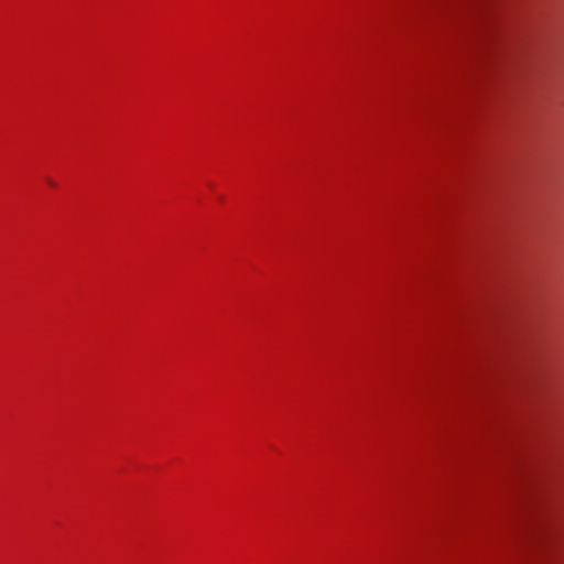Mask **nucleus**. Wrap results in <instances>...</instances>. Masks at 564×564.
<instances>
[{
    "instance_id": "obj_1",
    "label": "nucleus",
    "mask_w": 564,
    "mask_h": 564,
    "mask_svg": "<svg viewBox=\"0 0 564 564\" xmlns=\"http://www.w3.org/2000/svg\"><path fill=\"white\" fill-rule=\"evenodd\" d=\"M47 182H48V184H50V185H52V186H54V185H55V184H54V182H53L52 180H48Z\"/></svg>"
}]
</instances>
